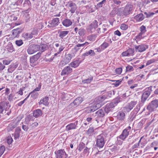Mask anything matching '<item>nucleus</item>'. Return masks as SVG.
<instances>
[{"mask_svg": "<svg viewBox=\"0 0 158 158\" xmlns=\"http://www.w3.org/2000/svg\"><path fill=\"white\" fill-rule=\"evenodd\" d=\"M151 89V88L149 87L148 89H146V91L143 93L141 96L140 101L139 102V106H142L143 105L144 102L150 95Z\"/></svg>", "mask_w": 158, "mask_h": 158, "instance_id": "obj_1", "label": "nucleus"}, {"mask_svg": "<svg viewBox=\"0 0 158 158\" xmlns=\"http://www.w3.org/2000/svg\"><path fill=\"white\" fill-rule=\"evenodd\" d=\"M104 137L103 135H100L97 137L96 145L97 147L100 148L103 147L105 143Z\"/></svg>", "mask_w": 158, "mask_h": 158, "instance_id": "obj_2", "label": "nucleus"}, {"mask_svg": "<svg viewBox=\"0 0 158 158\" xmlns=\"http://www.w3.org/2000/svg\"><path fill=\"white\" fill-rule=\"evenodd\" d=\"M158 107V101L156 100H155L152 101L148 105L147 107V109L149 111L152 112L154 110L157 108Z\"/></svg>", "mask_w": 158, "mask_h": 158, "instance_id": "obj_3", "label": "nucleus"}, {"mask_svg": "<svg viewBox=\"0 0 158 158\" xmlns=\"http://www.w3.org/2000/svg\"><path fill=\"white\" fill-rule=\"evenodd\" d=\"M40 50V46L39 45L32 44L29 46L27 49L28 54H32Z\"/></svg>", "mask_w": 158, "mask_h": 158, "instance_id": "obj_4", "label": "nucleus"}, {"mask_svg": "<svg viewBox=\"0 0 158 158\" xmlns=\"http://www.w3.org/2000/svg\"><path fill=\"white\" fill-rule=\"evenodd\" d=\"M106 98H107V97L106 95H103L99 96L95 99L94 104L97 105L99 104L101 107L103 105L102 102Z\"/></svg>", "mask_w": 158, "mask_h": 158, "instance_id": "obj_5", "label": "nucleus"}, {"mask_svg": "<svg viewBox=\"0 0 158 158\" xmlns=\"http://www.w3.org/2000/svg\"><path fill=\"white\" fill-rule=\"evenodd\" d=\"M100 107V105L99 104L93 105L86 108L85 111L86 113H89L94 112Z\"/></svg>", "mask_w": 158, "mask_h": 158, "instance_id": "obj_6", "label": "nucleus"}, {"mask_svg": "<svg viewBox=\"0 0 158 158\" xmlns=\"http://www.w3.org/2000/svg\"><path fill=\"white\" fill-rule=\"evenodd\" d=\"M55 153L56 158H67L68 157V155L64 150H59L56 152H55Z\"/></svg>", "mask_w": 158, "mask_h": 158, "instance_id": "obj_7", "label": "nucleus"}, {"mask_svg": "<svg viewBox=\"0 0 158 158\" xmlns=\"http://www.w3.org/2000/svg\"><path fill=\"white\" fill-rule=\"evenodd\" d=\"M148 46L145 44H141L135 46V49L136 52H142L148 48Z\"/></svg>", "mask_w": 158, "mask_h": 158, "instance_id": "obj_8", "label": "nucleus"}, {"mask_svg": "<svg viewBox=\"0 0 158 158\" xmlns=\"http://www.w3.org/2000/svg\"><path fill=\"white\" fill-rule=\"evenodd\" d=\"M69 31H60L58 32L59 37L61 39L62 41H64V40L68 37V34Z\"/></svg>", "mask_w": 158, "mask_h": 158, "instance_id": "obj_9", "label": "nucleus"}, {"mask_svg": "<svg viewBox=\"0 0 158 158\" xmlns=\"http://www.w3.org/2000/svg\"><path fill=\"white\" fill-rule=\"evenodd\" d=\"M83 100L82 98L79 97L76 98L73 102L71 103L70 105L72 107H77L81 103Z\"/></svg>", "mask_w": 158, "mask_h": 158, "instance_id": "obj_10", "label": "nucleus"}, {"mask_svg": "<svg viewBox=\"0 0 158 158\" xmlns=\"http://www.w3.org/2000/svg\"><path fill=\"white\" fill-rule=\"evenodd\" d=\"M132 5L130 4H127L124 9L123 14L125 15H127L129 14L132 10Z\"/></svg>", "mask_w": 158, "mask_h": 158, "instance_id": "obj_11", "label": "nucleus"}, {"mask_svg": "<svg viewBox=\"0 0 158 158\" xmlns=\"http://www.w3.org/2000/svg\"><path fill=\"white\" fill-rule=\"evenodd\" d=\"M67 5L71 12L72 13H74L77 8L76 4L72 2H68Z\"/></svg>", "mask_w": 158, "mask_h": 158, "instance_id": "obj_12", "label": "nucleus"}, {"mask_svg": "<svg viewBox=\"0 0 158 158\" xmlns=\"http://www.w3.org/2000/svg\"><path fill=\"white\" fill-rule=\"evenodd\" d=\"M9 104L8 102H2L0 103V113H2L3 112L7 110V107Z\"/></svg>", "mask_w": 158, "mask_h": 158, "instance_id": "obj_13", "label": "nucleus"}, {"mask_svg": "<svg viewBox=\"0 0 158 158\" xmlns=\"http://www.w3.org/2000/svg\"><path fill=\"white\" fill-rule=\"evenodd\" d=\"M72 71V69L70 66L65 67L62 70L61 75H68Z\"/></svg>", "mask_w": 158, "mask_h": 158, "instance_id": "obj_14", "label": "nucleus"}, {"mask_svg": "<svg viewBox=\"0 0 158 158\" xmlns=\"http://www.w3.org/2000/svg\"><path fill=\"white\" fill-rule=\"evenodd\" d=\"M77 121L74 123H70L66 127V130L67 131H69L72 130L76 129L77 128Z\"/></svg>", "mask_w": 158, "mask_h": 158, "instance_id": "obj_15", "label": "nucleus"}, {"mask_svg": "<svg viewBox=\"0 0 158 158\" xmlns=\"http://www.w3.org/2000/svg\"><path fill=\"white\" fill-rule=\"evenodd\" d=\"M59 19L58 18H55L52 19V20L49 22L50 24V26L52 27H55L58 26L60 23Z\"/></svg>", "mask_w": 158, "mask_h": 158, "instance_id": "obj_16", "label": "nucleus"}, {"mask_svg": "<svg viewBox=\"0 0 158 158\" xmlns=\"http://www.w3.org/2000/svg\"><path fill=\"white\" fill-rule=\"evenodd\" d=\"M114 107L113 103H108L107 104L104 108H102L105 113L107 114L110 110L111 109Z\"/></svg>", "mask_w": 158, "mask_h": 158, "instance_id": "obj_17", "label": "nucleus"}, {"mask_svg": "<svg viewBox=\"0 0 158 158\" xmlns=\"http://www.w3.org/2000/svg\"><path fill=\"white\" fill-rule=\"evenodd\" d=\"M137 102L131 101L125 106L127 111L129 112L137 104Z\"/></svg>", "mask_w": 158, "mask_h": 158, "instance_id": "obj_18", "label": "nucleus"}, {"mask_svg": "<svg viewBox=\"0 0 158 158\" xmlns=\"http://www.w3.org/2000/svg\"><path fill=\"white\" fill-rule=\"evenodd\" d=\"M41 53L39 52L36 55L30 58V62L31 63L33 64L36 61L40 56Z\"/></svg>", "mask_w": 158, "mask_h": 158, "instance_id": "obj_19", "label": "nucleus"}, {"mask_svg": "<svg viewBox=\"0 0 158 158\" xmlns=\"http://www.w3.org/2000/svg\"><path fill=\"white\" fill-rule=\"evenodd\" d=\"M43 114V112L41 110L37 109L34 110L33 112V115L36 118L41 116Z\"/></svg>", "mask_w": 158, "mask_h": 158, "instance_id": "obj_20", "label": "nucleus"}, {"mask_svg": "<svg viewBox=\"0 0 158 158\" xmlns=\"http://www.w3.org/2000/svg\"><path fill=\"white\" fill-rule=\"evenodd\" d=\"M73 96V95L69 93L66 94L63 93L61 95V98L63 101L67 100Z\"/></svg>", "mask_w": 158, "mask_h": 158, "instance_id": "obj_21", "label": "nucleus"}, {"mask_svg": "<svg viewBox=\"0 0 158 158\" xmlns=\"http://www.w3.org/2000/svg\"><path fill=\"white\" fill-rule=\"evenodd\" d=\"M72 23L71 20L68 19H64L62 22L63 25L66 27H68L71 26Z\"/></svg>", "mask_w": 158, "mask_h": 158, "instance_id": "obj_22", "label": "nucleus"}, {"mask_svg": "<svg viewBox=\"0 0 158 158\" xmlns=\"http://www.w3.org/2000/svg\"><path fill=\"white\" fill-rule=\"evenodd\" d=\"M95 116L98 118H101L103 117L105 115V113L103 109H101L96 111L95 113Z\"/></svg>", "mask_w": 158, "mask_h": 158, "instance_id": "obj_23", "label": "nucleus"}, {"mask_svg": "<svg viewBox=\"0 0 158 158\" xmlns=\"http://www.w3.org/2000/svg\"><path fill=\"white\" fill-rule=\"evenodd\" d=\"M145 16L142 13L137 14L134 16V19L138 22H140L144 19Z\"/></svg>", "mask_w": 158, "mask_h": 158, "instance_id": "obj_24", "label": "nucleus"}, {"mask_svg": "<svg viewBox=\"0 0 158 158\" xmlns=\"http://www.w3.org/2000/svg\"><path fill=\"white\" fill-rule=\"evenodd\" d=\"M72 57V55L70 54H66L63 59L66 63H68L70 61Z\"/></svg>", "mask_w": 158, "mask_h": 158, "instance_id": "obj_25", "label": "nucleus"}, {"mask_svg": "<svg viewBox=\"0 0 158 158\" xmlns=\"http://www.w3.org/2000/svg\"><path fill=\"white\" fill-rule=\"evenodd\" d=\"M33 117L31 115H27L25 118V123L27 125H29L30 121H33Z\"/></svg>", "mask_w": 158, "mask_h": 158, "instance_id": "obj_26", "label": "nucleus"}, {"mask_svg": "<svg viewBox=\"0 0 158 158\" xmlns=\"http://www.w3.org/2000/svg\"><path fill=\"white\" fill-rule=\"evenodd\" d=\"M21 32V29L19 28L15 29L12 30V34L15 37H17Z\"/></svg>", "mask_w": 158, "mask_h": 158, "instance_id": "obj_27", "label": "nucleus"}, {"mask_svg": "<svg viewBox=\"0 0 158 158\" xmlns=\"http://www.w3.org/2000/svg\"><path fill=\"white\" fill-rule=\"evenodd\" d=\"M125 116V113L122 111H120L118 113L117 118L119 120H123Z\"/></svg>", "mask_w": 158, "mask_h": 158, "instance_id": "obj_28", "label": "nucleus"}, {"mask_svg": "<svg viewBox=\"0 0 158 158\" xmlns=\"http://www.w3.org/2000/svg\"><path fill=\"white\" fill-rule=\"evenodd\" d=\"M22 37L26 40L30 39L33 37L31 34H29L28 33H24L22 34Z\"/></svg>", "mask_w": 158, "mask_h": 158, "instance_id": "obj_29", "label": "nucleus"}, {"mask_svg": "<svg viewBox=\"0 0 158 158\" xmlns=\"http://www.w3.org/2000/svg\"><path fill=\"white\" fill-rule=\"evenodd\" d=\"M40 50L42 52L46 50L48 48V46L46 44H40Z\"/></svg>", "mask_w": 158, "mask_h": 158, "instance_id": "obj_30", "label": "nucleus"}, {"mask_svg": "<svg viewBox=\"0 0 158 158\" xmlns=\"http://www.w3.org/2000/svg\"><path fill=\"white\" fill-rule=\"evenodd\" d=\"M23 6L27 8H30L31 7V3L29 0H25L23 5Z\"/></svg>", "mask_w": 158, "mask_h": 158, "instance_id": "obj_31", "label": "nucleus"}, {"mask_svg": "<svg viewBox=\"0 0 158 158\" xmlns=\"http://www.w3.org/2000/svg\"><path fill=\"white\" fill-rule=\"evenodd\" d=\"M79 64V60H77L71 62L70 64V65L72 67L75 68L78 67Z\"/></svg>", "mask_w": 158, "mask_h": 158, "instance_id": "obj_32", "label": "nucleus"}, {"mask_svg": "<svg viewBox=\"0 0 158 158\" xmlns=\"http://www.w3.org/2000/svg\"><path fill=\"white\" fill-rule=\"evenodd\" d=\"M89 55H90L91 56H94L95 55V53L93 50H90L86 52L83 54V55L84 56H87Z\"/></svg>", "mask_w": 158, "mask_h": 158, "instance_id": "obj_33", "label": "nucleus"}, {"mask_svg": "<svg viewBox=\"0 0 158 158\" xmlns=\"http://www.w3.org/2000/svg\"><path fill=\"white\" fill-rule=\"evenodd\" d=\"M97 37V35L95 34H92L88 35L87 36V39L90 41H94Z\"/></svg>", "mask_w": 158, "mask_h": 158, "instance_id": "obj_34", "label": "nucleus"}, {"mask_svg": "<svg viewBox=\"0 0 158 158\" xmlns=\"http://www.w3.org/2000/svg\"><path fill=\"white\" fill-rule=\"evenodd\" d=\"M120 97H118L115 98L113 101V102L110 103H113V105L114 106V107L116 106L118 103L120 102Z\"/></svg>", "mask_w": 158, "mask_h": 158, "instance_id": "obj_35", "label": "nucleus"}, {"mask_svg": "<svg viewBox=\"0 0 158 158\" xmlns=\"http://www.w3.org/2000/svg\"><path fill=\"white\" fill-rule=\"evenodd\" d=\"M85 147V145L84 143H80L77 147V149L79 152H81Z\"/></svg>", "mask_w": 158, "mask_h": 158, "instance_id": "obj_36", "label": "nucleus"}, {"mask_svg": "<svg viewBox=\"0 0 158 158\" xmlns=\"http://www.w3.org/2000/svg\"><path fill=\"white\" fill-rule=\"evenodd\" d=\"M7 47V50L9 52H11L14 51L13 46L11 43L9 44Z\"/></svg>", "mask_w": 158, "mask_h": 158, "instance_id": "obj_37", "label": "nucleus"}, {"mask_svg": "<svg viewBox=\"0 0 158 158\" xmlns=\"http://www.w3.org/2000/svg\"><path fill=\"white\" fill-rule=\"evenodd\" d=\"M43 102H44V105L45 106H48L49 104L48 101L49 100L48 97L46 96L45 98H44L42 99Z\"/></svg>", "mask_w": 158, "mask_h": 158, "instance_id": "obj_38", "label": "nucleus"}, {"mask_svg": "<svg viewBox=\"0 0 158 158\" xmlns=\"http://www.w3.org/2000/svg\"><path fill=\"white\" fill-rule=\"evenodd\" d=\"M93 79V77H90L87 79L83 80H82V82L84 84L89 83L92 81Z\"/></svg>", "mask_w": 158, "mask_h": 158, "instance_id": "obj_39", "label": "nucleus"}, {"mask_svg": "<svg viewBox=\"0 0 158 158\" xmlns=\"http://www.w3.org/2000/svg\"><path fill=\"white\" fill-rule=\"evenodd\" d=\"M38 125V124L37 122H34L32 124L30 123V125H29V126H30V129H33L37 127Z\"/></svg>", "mask_w": 158, "mask_h": 158, "instance_id": "obj_40", "label": "nucleus"}, {"mask_svg": "<svg viewBox=\"0 0 158 158\" xmlns=\"http://www.w3.org/2000/svg\"><path fill=\"white\" fill-rule=\"evenodd\" d=\"M101 29L100 28H98V33L99 34H100L102 32L103 33L106 31L107 30V29L106 28H105V26L104 25L102 27V28L101 29Z\"/></svg>", "mask_w": 158, "mask_h": 158, "instance_id": "obj_41", "label": "nucleus"}, {"mask_svg": "<svg viewBox=\"0 0 158 158\" xmlns=\"http://www.w3.org/2000/svg\"><path fill=\"white\" fill-rule=\"evenodd\" d=\"M15 67L14 65H10L8 69V72L10 73H12L15 69Z\"/></svg>", "mask_w": 158, "mask_h": 158, "instance_id": "obj_42", "label": "nucleus"}, {"mask_svg": "<svg viewBox=\"0 0 158 158\" xmlns=\"http://www.w3.org/2000/svg\"><path fill=\"white\" fill-rule=\"evenodd\" d=\"M94 131V128L93 127L89 128L88 130L86 131V134L90 135Z\"/></svg>", "mask_w": 158, "mask_h": 158, "instance_id": "obj_43", "label": "nucleus"}, {"mask_svg": "<svg viewBox=\"0 0 158 158\" xmlns=\"http://www.w3.org/2000/svg\"><path fill=\"white\" fill-rule=\"evenodd\" d=\"M30 94H31V96L33 98H36L39 95L38 93L37 92L33 90L31 92H30Z\"/></svg>", "mask_w": 158, "mask_h": 158, "instance_id": "obj_44", "label": "nucleus"}, {"mask_svg": "<svg viewBox=\"0 0 158 158\" xmlns=\"http://www.w3.org/2000/svg\"><path fill=\"white\" fill-rule=\"evenodd\" d=\"M109 46L108 43L104 42L100 46V47L102 49H104L106 48Z\"/></svg>", "mask_w": 158, "mask_h": 158, "instance_id": "obj_45", "label": "nucleus"}, {"mask_svg": "<svg viewBox=\"0 0 158 158\" xmlns=\"http://www.w3.org/2000/svg\"><path fill=\"white\" fill-rule=\"evenodd\" d=\"M22 128L25 131H27L30 129V126L29 125H27L25 124H23L22 126Z\"/></svg>", "mask_w": 158, "mask_h": 158, "instance_id": "obj_46", "label": "nucleus"}, {"mask_svg": "<svg viewBox=\"0 0 158 158\" xmlns=\"http://www.w3.org/2000/svg\"><path fill=\"white\" fill-rule=\"evenodd\" d=\"M140 30L141 31V32L140 33V34H143L145 33L146 30V27L143 25H142L141 26L140 28Z\"/></svg>", "mask_w": 158, "mask_h": 158, "instance_id": "obj_47", "label": "nucleus"}, {"mask_svg": "<svg viewBox=\"0 0 158 158\" xmlns=\"http://www.w3.org/2000/svg\"><path fill=\"white\" fill-rule=\"evenodd\" d=\"M144 14L146 16V17L147 18H149L153 15L154 14V13L153 12H145Z\"/></svg>", "mask_w": 158, "mask_h": 158, "instance_id": "obj_48", "label": "nucleus"}, {"mask_svg": "<svg viewBox=\"0 0 158 158\" xmlns=\"http://www.w3.org/2000/svg\"><path fill=\"white\" fill-rule=\"evenodd\" d=\"M127 51L128 53L129 54V56L131 55H132L135 52L134 49L132 48H129Z\"/></svg>", "mask_w": 158, "mask_h": 158, "instance_id": "obj_49", "label": "nucleus"}, {"mask_svg": "<svg viewBox=\"0 0 158 158\" xmlns=\"http://www.w3.org/2000/svg\"><path fill=\"white\" fill-rule=\"evenodd\" d=\"M128 27V25L123 23L121 24L120 26V28L123 30H127Z\"/></svg>", "mask_w": 158, "mask_h": 158, "instance_id": "obj_50", "label": "nucleus"}, {"mask_svg": "<svg viewBox=\"0 0 158 158\" xmlns=\"http://www.w3.org/2000/svg\"><path fill=\"white\" fill-rule=\"evenodd\" d=\"M106 0H103L101 2L98 3L97 5V6L99 8L102 7V5L106 3Z\"/></svg>", "mask_w": 158, "mask_h": 158, "instance_id": "obj_51", "label": "nucleus"}, {"mask_svg": "<svg viewBox=\"0 0 158 158\" xmlns=\"http://www.w3.org/2000/svg\"><path fill=\"white\" fill-rule=\"evenodd\" d=\"M98 23L97 20H95L91 24V25L93 27L95 28L98 27Z\"/></svg>", "mask_w": 158, "mask_h": 158, "instance_id": "obj_52", "label": "nucleus"}, {"mask_svg": "<svg viewBox=\"0 0 158 158\" xmlns=\"http://www.w3.org/2000/svg\"><path fill=\"white\" fill-rule=\"evenodd\" d=\"M78 34L80 35L83 36L85 34V30L83 29H80L79 30Z\"/></svg>", "mask_w": 158, "mask_h": 158, "instance_id": "obj_53", "label": "nucleus"}, {"mask_svg": "<svg viewBox=\"0 0 158 158\" xmlns=\"http://www.w3.org/2000/svg\"><path fill=\"white\" fill-rule=\"evenodd\" d=\"M5 150V147L4 146L0 147V157L3 153Z\"/></svg>", "mask_w": 158, "mask_h": 158, "instance_id": "obj_54", "label": "nucleus"}, {"mask_svg": "<svg viewBox=\"0 0 158 158\" xmlns=\"http://www.w3.org/2000/svg\"><path fill=\"white\" fill-rule=\"evenodd\" d=\"M67 64V63H66L63 59V60L60 62L59 64V66L60 67H62L65 66L66 64Z\"/></svg>", "mask_w": 158, "mask_h": 158, "instance_id": "obj_55", "label": "nucleus"}, {"mask_svg": "<svg viewBox=\"0 0 158 158\" xmlns=\"http://www.w3.org/2000/svg\"><path fill=\"white\" fill-rule=\"evenodd\" d=\"M15 44L17 46H19L23 44V42L22 40H17L15 41Z\"/></svg>", "mask_w": 158, "mask_h": 158, "instance_id": "obj_56", "label": "nucleus"}, {"mask_svg": "<svg viewBox=\"0 0 158 158\" xmlns=\"http://www.w3.org/2000/svg\"><path fill=\"white\" fill-rule=\"evenodd\" d=\"M114 3L117 5H120L121 2L123 1V0H112Z\"/></svg>", "mask_w": 158, "mask_h": 158, "instance_id": "obj_57", "label": "nucleus"}, {"mask_svg": "<svg viewBox=\"0 0 158 158\" xmlns=\"http://www.w3.org/2000/svg\"><path fill=\"white\" fill-rule=\"evenodd\" d=\"M89 44V43L88 42H86L82 44H78V46H80V47H82L84 48V47L87 46Z\"/></svg>", "mask_w": 158, "mask_h": 158, "instance_id": "obj_58", "label": "nucleus"}, {"mask_svg": "<svg viewBox=\"0 0 158 158\" xmlns=\"http://www.w3.org/2000/svg\"><path fill=\"white\" fill-rule=\"evenodd\" d=\"M119 10V9L117 8H114L111 12V13L112 14L115 15V14H118V11Z\"/></svg>", "mask_w": 158, "mask_h": 158, "instance_id": "obj_59", "label": "nucleus"}, {"mask_svg": "<svg viewBox=\"0 0 158 158\" xmlns=\"http://www.w3.org/2000/svg\"><path fill=\"white\" fill-rule=\"evenodd\" d=\"M126 70L127 71H132L134 69L131 66H127L126 67Z\"/></svg>", "mask_w": 158, "mask_h": 158, "instance_id": "obj_60", "label": "nucleus"}, {"mask_svg": "<svg viewBox=\"0 0 158 158\" xmlns=\"http://www.w3.org/2000/svg\"><path fill=\"white\" fill-rule=\"evenodd\" d=\"M135 114H134L133 113H131L130 114V117L129 118L130 121H132L133 120L134 118H135Z\"/></svg>", "mask_w": 158, "mask_h": 158, "instance_id": "obj_61", "label": "nucleus"}, {"mask_svg": "<svg viewBox=\"0 0 158 158\" xmlns=\"http://www.w3.org/2000/svg\"><path fill=\"white\" fill-rule=\"evenodd\" d=\"M14 137L15 139H18L19 137V130L18 131H16L14 134Z\"/></svg>", "mask_w": 158, "mask_h": 158, "instance_id": "obj_62", "label": "nucleus"}, {"mask_svg": "<svg viewBox=\"0 0 158 158\" xmlns=\"http://www.w3.org/2000/svg\"><path fill=\"white\" fill-rule=\"evenodd\" d=\"M122 69L121 68H118L115 69L116 73L118 74H120L122 72Z\"/></svg>", "mask_w": 158, "mask_h": 158, "instance_id": "obj_63", "label": "nucleus"}, {"mask_svg": "<svg viewBox=\"0 0 158 158\" xmlns=\"http://www.w3.org/2000/svg\"><path fill=\"white\" fill-rule=\"evenodd\" d=\"M155 61V60L154 59H152L147 61L146 63V65H149L152 63L154 62Z\"/></svg>", "mask_w": 158, "mask_h": 158, "instance_id": "obj_64", "label": "nucleus"}]
</instances>
